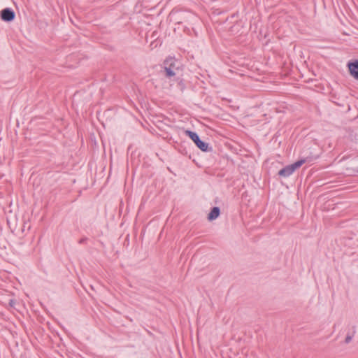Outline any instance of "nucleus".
I'll return each instance as SVG.
<instances>
[{
	"instance_id": "obj_1",
	"label": "nucleus",
	"mask_w": 358,
	"mask_h": 358,
	"mask_svg": "<svg viewBox=\"0 0 358 358\" xmlns=\"http://www.w3.org/2000/svg\"><path fill=\"white\" fill-rule=\"evenodd\" d=\"M176 62L177 61L175 58L171 57L166 58L164 61V71L166 72V77L171 78L176 75L177 71L178 69L176 64Z\"/></svg>"
},
{
	"instance_id": "obj_2",
	"label": "nucleus",
	"mask_w": 358,
	"mask_h": 358,
	"mask_svg": "<svg viewBox=\"0 0 358 358\" xmlns=\"http://www.w3.org/2000/svg\"><path fill=\"white\" fill-rule=\"evenodd\" d=\"M304 163V159L297 161L294 164L287 166L284 169L279 171L278 175L282 177H287L290 176L296 169L299 168Z\"/></svg>"
},
{
	"instance_id": "obj_3",
	"label": "nucleus",
	"mask_w": 358,
	"mask_h": 358,
	"mask_svg": "<svg viewBox=\"0 0 358 358\" xmlns=\"http://www.w3.org/2000/svg\"><path fill=\"white\" fill-rule=\"evenodd\" d=\"M185 133L195 143V144L199 149H201L202 151L208 150V145L206 143L201 141L196 133L187 130L185 131Z\"/></svg>"
},
{
	"instance_id": "obj_4",
	"label": "nucleus",
	"mask_w": 358,
	"mask_h": 358,
	"mask_svg": "<svg viewBox=\"0 0 358 358\" xmlns=\"http://www.w3.org/2000/svg\"><path fill=\"white\" fill-rule=\"evenodd\" d=\"M2 20L5 22H10L15 18V13L10 8H4L0 13Z\"/></svg>"
},
{
	"instance_id": "obj_5",
	"label": "nucleus",
	"mask_w": 358,
	"mask_h": 358,
	"mask_svg": "<svg viewBox=\"0 0 358 358\" xmlns=\"http://www.w3.org/2000/svg\"><path fill=\"white\" fill-rule=\"evenodd\" d=\"M348 67L350 71V75L358 80V60L349 62Z\"/></svg>"
},
{
	"instance_id": "obj_6",
	"label": "nucleus",
	"mask_w": 358,
	"mask_h": 358,
	"mask_svg": "<svg viewBox=\"0 0 358 358\" xmlns=\"http://www.w3.org/2000/svg\"><path fill=\"white\" fill-rule=\"evenodd\" d=\"M220 215V208L214 207L208 215V219L210 221L215 220Z\"/></svg>"
},
{
	"instance_id": "obj_7",
	"label": "nucleus",
	"mask_w": 358,
	"mask_h": 358,
	"mask_svg": "<svg viewBox=\"0 0 358 358\" xmlns=\"http://www.w3.org/2000/svg\"><path fill=\"white\" fill-rule=\"evenodd\" d=\"M152 38H153L154 40L152 41H151L150 43V47H151V49H153V48H157L158 45H161V42L159 41H157V34L155 32H153L152 33Z\"/></svg>"
},
{
	"instance_id": "obj_8",
	"label": "nucleus",
	"mask_w": 358,
	"mask_h": 358,
	"mask_svg": "<svg viewBox=\"0 0 358 358\" xmlns=\"http://www.w3.org/2000/svg\"><path fill=\"white\" fill-rule=\"evenodd\" d=\"M357 172H358V171H357Z\"/></svg>"
}]
</instances>
